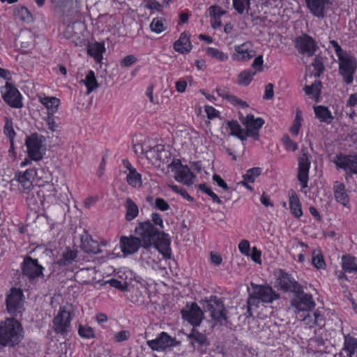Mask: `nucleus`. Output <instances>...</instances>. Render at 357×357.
Masks as SVG:
<instances>
[{"instance_id":"4","label":"nucleus","mask_w":357,"mask_h":357,"mask_svg":"<svg viewBox=\"0 0 357 357\" xmlns=\"http://www.w3.org/2000/svg\"><path fill=\"white\" fill-rule=\"evenodd\" d=\"M159 229L155 228L150 220L140 222L135 229V233L142 242V247L150 248L154 239L158 236Z\"/></svg>"},{"instance_id":"22","label":"nucleus","mask_w":357,"mask_h":357,"mask_svg":"<svg viewBox=\"0 0 357 357\" xmlns=\"http://www.w3.org/2000/svg\"><path fill=\"white\" fill-rule=\"evenodd\" d=\"M3 98L12 107L20 108L23 105L19 91L10 83L6 84V91L3 94Z\"/></svg>"},{"instance_id":"64","label":"nucleus","mask_w":357,"mask_h":357,"mask_svg":"<svg viewBox=\"0 0 357 357\" xmlns=\"http://www.w3.org/2000/svg\"><path fill=\"white\" fill-rule=\"evenodd\" d=\"M155 207L158 210L165 211L169 208V205L164 199L158 197L155 201Z\"/></svg>"},{"instance_id":"30","label":"nucleus","mask_w":357,"mask_h":357,"mask_svg":"<svg viewBox=\"0 0 357 357\" xmlns=\"http://www.w3.org/2000/svg\"><path fill=\"white\" fill-rule=\"evenodd\" d=\"M40 102L47 108V114H54L60 105V100L56 97H40Z\"/></svg>"},{"instance_id":"34","label":"nucleus","mask_w":357,"mask_h":357,"mask_svg":"<svg viewBox=\"0 0 357 357\" xmlns=\"http://www.w3.org/2000/svg\"><path fill=\"white\" fill-rule=\"evenodd\" d=\"M314 114L321 122L330 123L333 119V116L328 109L324 106H315L314 107Z\"/></svg>"},{"instance_id":"55","label":"nucleus","mask_w":357,"mask_h":357,"mask_svg":"<svg viewBox=\"0 0 357 357\" xmlns=\"http://www.w3.org/2000/svg\"><path fill=\"white\" fill-rule=\"evenodd\" d=\"M199 189L210 196L213 202L218 204H222V201L219 197L215 194L206 184H199Z\"/></svg>"},{"instance_id":"8","label":"nucleus","mask_w":357,"mask_h":357,"mask_svg":"<svg viewBox=\"0 0 357 357\" xmlns=\"http://www.w3.org/2000/svg\"><path fill=\"white\" fill-rule=\"evenodd\" d=\"M169 167L175 172L174 179L186 185H191L195 183V175L187 165L181 164L179 160H174Z\"/></svg>"},{"instance_id":"37","label":"nucleus","mask_w":357,"mask_h":357,"mask_svg":"<svg viewBox=\"0 0 357 357\" xmlns=\"http://www.w3.org/2000/svg\"><path fill=\"white\" fill-rule=\"evenodd\" d=\"M82 82L87 88V94L91 93L98 87V84L95 77V73L93 70H89L86 74L85 79L82 80Z\"/></svg>"},{"instance_id":"50","label":"nucleus","mask_w":357,"mask_h":357,"mask_svg":"<svg viewBox=\"0 0 357 357\" xmlns=\"http://www.w3.org/2000/svg\"><path fill=\"white\" fill-rule=\"evenodd\" d=\"M302 120L301 112L300 110H297L294 123L289 128V131L293 135L297 136L298 135Z\"/></svg>"},{"instance_id":"18","label":"nucleus","mask_w":357,"mask_h":357,"mask_svg":"<svg viewBox=\"0 0 357 357\" xmlns=\"http://www.w3.org/2000/svg\"><path fill=\"white\" fill-rule=\"evenodd\" d=\"M42 140L37 133H33L26 139L25 144L27 152L31 160L38 161L42 159L43 154L40 151Z\"/></svg>"},{"instance_id":"41","label":"nucleus","mask_w":357,"mask_h":357,"mask_svg":"<svg viewBox=\"0 0 357 357\" xmlns=\"http://www.w3.org/2000/svg\"><path fill=\"white\" fill-rule=\"evenodd\" d=\"M321 88V81L316 80L311 85L305 86L304 90L307 96H310L312 98H317L320 95Z\"/></svg>"},{"instance_id":"36","label":"nucleus","mask_w":357,"mask_h":357,"mask_svg":"<svg viewBox=\"0 0 357 357\" xmlns=\"http://www.w3.org/2000/svg\"><path fill=\"white\" fill-rule=\"evenodd\" d=\"M125 207L126 209V220L131 221L137 216L139 213L138 206L130 198H128L126 199L125 203Z\"/></svg>"},{"instance_id":"35","label":"nucleus","mask_w":357,"mask_h":357,"mask_svg":"<svg viewBox=\"0 0 357 357\" xmlns=\"http://www.w3.org/2000/svg\"><path fill=\"white\" fill-rule=\"evenodd\" d=\"M357 349V339L349 335L344 336L343 350L347 353V357H351Z\"/></svg>"},{"instance_id":"63","label":"nucleus","mask_w":357,"mask_h":357,"mask_svg":"<svg viewBox=\"0 0 357 357\" xmlns=\"http://www.w3.org/2000/svg\"><path fill=\"white\" fill-rule=\"evenodd\" d=\"M208 11L211 17L220 18L225 13V11L222 10L220 7L216 6H210Z\"/></svg>"},{"instance_id":"6","label":"nucleus","mask_w":357,"mask_h":357,"mask_svg":"<svg viewBox=\"0 0 357 357\" xmlns=\"http://www.w3.org/2000/svg\"><path fill=\"white\" fill-rule=\"evenodd\" d=\"M23 292L19 288H11L6 296V310L12 316H17L24 310Z\"/></svg>"},{"instance_id":"2","label":"nucleus","mask_w":357,"mask_h":357,"mask_svg":"<svg viewBox=\"0 0 357 357\" xmlns=\"http://www.w3.org/2000/svg\"><path fill=\"white\" fill-rule=\"evenodd\" d=\"M205 312H208L211 319L221 326L225 325L227 321V310L222 298L215 296H211L201 301Z\"/></svg>"},{"instance_id":"20","label":"nucleus","mask_w":357,"mask_h":357,"mask_svg":"<svg viewBox=\"0 0 357 357\" xmlns=\"http://www.w3.org/2000/svg\"><path fill=\"white\" fill-rule=\"evenodd\" d=\"M142 242L139 237L130 235L122 236L120 238V248L124 255H132L138 251Z\"/></svg>"},{"instance_id":"9","label":"nucleus","mask_w":357,"mask_h":357,"mask_svg":"<svg viewBox=\"0 0 357 357\" xmlns=\"http://www.w3.org/2000/svg\"><path fill=\"white\" fill-rule=\"evenodd\" d=\"M73 319L72 312L68 310L66 307L59 308L58 314L53 319L54 331L61 335L68 333L71 330L70 322Z\"/></svg>"},{"instance_id":"52","label":"nucleus","mask_w":357,"mask_h":357,"mask_svg":"<svg viewBox=\"0 0 357 357\" xmlns=\"http://www.w3.org/2000/svg\"><path fill=\"white\" fill-rule=\"evenodd\" d=\"M45 121L47 125V128L52 132L58 130L59 123L56 121V117L52 114H47L45 118Z\"/></svg>"},{"instance_id":"16","label":"nucleus","mask_w":357,"mask_h":357,"mask_svg":"<svg viewBox=\"0 0 357 357\" xmlns=\"http://www.w3.org/2000/svg\"><path fill=\"white\" fill-rule=\"evenodd\" d=\"M242 123L248 131L250 137L255 140L259 139V130L264 124V120L262 118H255L253 114H248L245 117H240Z\"/></svg>"},{"instance_id":"7","label":"nucleus","mask_w":357,"mask_h":357,"mask_svg":"<svg viewBox=\"0 0 357 357\" xmlns=\"http://www.w3.org/2000/svg\"><path fill=\"white\" fill-rule=\"evenodd\" d=\"M339 73L343 78L344 82L350 84L353 82L354 75L357 68L356 59L349 54H346L338 59Z\"/></svg>"},{"instance_id":"45","label":"nucleus","mask_w":357,"mask_h":357,"mask_svg":"<svg viewBox=\"0 0 357 357\" xmlns=\"http://www.w3.org/2000/svg\"><path fill=\"white\" fill-rule=\"evenodd\" d=\"M4 134L9 138L11 146H13V139L15 135V132L13 129V123L11 119L6 118L5 125L3 129Z\"/></svg>"},{"instance_id":"29","label":"nucleus","mask_w":357,"mask_h":357,"mask_svg":"<svg viewBox=\"0 0 357 357\" xmlns=\"http://www.w3.org/2000/svg\"><path fill=\"white\" fill-rule=\"evenodd\" d=\"M188 338L194 347H196V344L198 347H203L209 344L206 336L204 334L199 333L194 328L192 329L190 333L188 335Z\"/></svg>"},{"instance_id":"27","label":"nucleus","mask_w":357,"mask_h":357,"mask_svg":"<svg viewBox=\"0 0 357 357\" xmlns=\"http://www.w3.org/2000/svg\"><path fill=\"white\" fill-rule=\"evenodd\" d=\"M174 49L176 52L185 54L192 49V45L186 32H183L179 38L174 43Z\"/></svg>"},{"instance_id":"23","label":"nucleus","mask_w":357,"mask_h":357,"mask_svg":"<svg viewBox=\"0 0 357 357\" xmlns=\"http://www.w3.org/2000/svg\"><path fill=\"white\" fill-rule=\"evenodd\" d=\"M170 240L168 235L159 230L158 236L154 239L152 245H154L165 258H170L171 250L169 248Z\"/></svg>"},{"instance_id":"10","label":"nucleus","mask_w":357,"mask_h":357,"mask_svg":"<svg viewBox=\"0 0 357 357\" xmlns=\"http://www.w3.org/2000/svg\"><path fill=\"white\" fill-rule=\"evenodd\" d=\"M22 273L30 282H33L40 278L43 277V271L44 268L38 264L36 259L26 256L21 265Z\"/></svg>"},{"instance_id":"58","label":"nucleus","mask_w":357,"mask_h":357,"mask_svg":"<svg viewBox=\"0 0 357 357\" xmlns=\"http://www.w3.org/2000/svg\"><path fill=\"white\" fill-rule=\"evenodd\" d=\"M130 337V333L128 331L124 330L117 332L114 335V339L116 342H121L128 340Z\"/></svg>"},{"instance_id":"62","label":"nucleus","mask_w":357,"mask_h":357,"mask_svg":"<svg viewBox=\"0 0 357 357\" xmlns=\"http://www.w3.org/2000/svg\"><path fill=\"white\" fill-rule=\"evenodd\" d=\"M282 141L287 150L293 151L297 150V144L293 142L288 135H284L282 137Z\"/></svg>"},{"instance_id":"21","label":"nucleus","mask_w":357,"mask_h":357,"mask_svg":"<svg viewBox=\"0 0 357 357\" xmlns=\"http://www.w3.org/2000/svg\"><path fill=\"white\" fill-rule=\"evenodd\" d=\"M174 338L167 333L162 332L155 339L148 340L146 344L153 351H163L167 347L174 346Z\"/></svg>"},{"instance_id":"46","label":"nucleus","mask_w":357,"mask_h":357,"mask_svg":"<svg viewBox=\"0 0 357 357\" xmlns=\"http://www.w3.org/2000/svg\"><path fill=\"white\" fill-rule=\"evenodd\" d=\"M206 52L207 55L211 57L217 59L221 61H225L228 59V56L226 54L216 48L207 47Z\"/></svg>"},{"instance_id":"56","label":"nucleus","mask_w":357,"mask_h":357,"mask_svg":"<svg viewBox=\"0 0 357 357\" xmlns=\"http://www.w3.org/2000/svg\"><path fill=\"white\" fill-rule=\"evenodd\" d=\"M105 284H109L111 287H113L121 291H126L128 288L126 282H122L116 279H111L105 282Z\"/></svg>"},{"instance_id":"40","label":"nucleus","mask_w":357,"mask_h":357,"mask_svg":"<svg viewBox=\"0 0 357 357\" xmlns=\"http://www.w3.org/2000/svg\"><path fill=\"white\" fill-rule=\"evenodd\" d=\"M129 169V174L127 175V182L129 185L136 187L142 184L141 174H139L136 169L131 166L128 167Z\"/></svg>"},{"instance_id":"5","label":"nucleus","mask_w":357,"mask_h":357,"mask_svg":"<svg viewBox=\"0 0 357 357\" xmlns=\"http://www.w3.org/2000/svg\"><path fill=\"white\" fill-rule=\"evenodd\" d=\"M295 296L291 301V305L294 308L296 315L312 311L316 304L312 296L303 291V287L299 292L294 293Z\"/></svg>"},{"instance_id":"19","label":"nucleus","mask_w":357,"mask_h":357,"mask_svg":"<svg viewBox=\"0 0 357 357\" xmlns=\"http://www.w3.org/2000/svg\"><path fill=\"white\" fill-rule=\"evenodd\" d=\"M305 1L310 12L320 19L325 17L332 5V0H305Z\"/></svg>"},{"instance_id":"14","label":"nucleus","mask_w":357,"mask_h":357,"mask_svg":"<svg viewBox=\"0 0 357 357\" xmlns=\"http://www.w3.org/2000/svg\"><path fill=\"white\" fill-rule=\"evenodd\" d=\"M310 156L307 149H302L301 154L298 158V168L297 178L301 185L302 188L307 187L309 179V169L310 167Z\"/></svg>"},{"instance_id":"60","label":"nucleus","mask_w":357,"mask_h":357,"mask_svg":"<svg viewBox=\"0 0 357 357\" xmlns=\"http://www.w3.org/2000/svg\"><path fill=\"white\" fill-rule=\"evenodd\" d=\"M312 262L314 266H315L318 269L324 268L325 266V262L323 259V257L319 254L315 255L314 252L313 253Z\"/></svg>"},{"instance_id":"33","label":"nucleus","mask_w":357,"mask_h":357,"mask_svg":"<svg viewBox=\"0 0 357 357\" xmlns=\"http://www.w3.org/2000/svg\"><path fill=\"white\" fill-rule=\"evenodd\" d=\"M96 271L94 268L80 269L77 272L76 276L81 280L84 284H89L96 278Z\"/></svg>"},{"instance_id":"42","label":"nucleus","mask_w":357,"mask_h":357,"mask_svg":"<svg viewBox=\"0 0 357 357\" xmlns=\"http://www.w3.org/2000/svg\"><path fill=\"white\" fill-rule=\"evenodd\" d=\"M160 149H162V144H157L153 147H149L147 150L142 149V151L144 152L146 157L151 160V161H158L159 153L161 152Z\"/></svg>"},{"instance_id":"38","label":"nucleus","mask_w":357,"mask_h":357,"mask_svg":"<svg viewBox=\"0 0 357 357\" xmlns=\"http://www.w3.org/2000/svg\"><path fill=\"white\" fill-rule=\"evenodd\" d=\"M355 257L351 255H343L342 257V267L344 271L351 273L357 268V264L355 262Z\"/></svg>"},{"instance_id":"61","label":"nucleus","mask_w":357,"mask_h":357,"mask_svg":"<svg viewBox=\"0 0 357 357\" xmlns=\"http://www.w3.org/2000/svg\"><path fill=\"white\" fill-rule=\"evenodd\" d=\"M161 152L159 153L158 160L162 162V163H167L169 161V159L171 157V153L168 149H167L165 145L162 144V149H160Z\"/></svg>"},{"instance_id":"53","label":"nucleus","mask_w":357,"mask_h":357,"mask_svg":"<svg viewBox=\"0 0 357 357\" xmlns=\"http://www.w3.org/2000/svg\"><path fill=\"white\" fill-rule=\"evenodd\" d=\"M150 29L152 31L160 33L165 30V26L162 19L154 18L151 24Z\"/></svg>"},{"instance_id":"39","label":"nucleus","mask_w":357,"mask_h":357,"mask_svg":"<svg viewBox=\"0 0 357 357\" xmlns=\"http://www.w3.org/2000/svg\"><path fill=\"white\" fill-rule=\"evenodd\" d=\"M14 15L22 22H29L32 20V15L29 10L24 6L17 7L14 10Z\"/></svg>"},{"instance_id":"12","label":"nucleus","mask_w":357,"mask_h":357,"mask_svg":"<svg viewBox=\"0 0 357 357\" xmlns=\"http://www.w3.org/2000/svg\"><path fill=\"white\" fill-rule=\"evenodd\" d=\"M333 162L337 168L342 169L346 172V178L353 174H357V155L340 153L335 156Z\"/></svg>"},{"instance_id":"57","label":"nucleus","mask_w":357,"mask_h":357,"mask_svg":"<svg viewBox=\"0 0 357 357\" xmlns=\"http://www.w3.org/2000/svg\"><path fill=\"white\" fill-rule=\"evenodd\" d=\"M227 126L231 130V135L234 136H236L243 130L237 121H228Z\"/></svg>"},{"instance_id":"26","label":"nucleus","mask_w":357,"mask_h":357,"mask_svg":"<svg viewBox=\"0 0 357 357\" xmlns=\"http://www.w3.org/2000/svg\"><path fill=\"white\" fill-rule=\"evenodd\" d=\"M80 247L86 253L98 254L101 252L98 242L94 241L88 234L82 237Z\"/></svg>"},{"instance_id":"59","label":"nucleus","mask_w":357,"mask_h":357,"mask_svg":"<svg viewBox=\"0 0 357 357\" xmlns=\"http://www.w3.org/2000/svg\"><path fill=\"white\" fill-rule=\"evenodd\" d=\"M325 342V340L320 336H316L310 340V345L319 350L324 347Z\"/></svg>"},{"instance_id":"54","label":"nucleus","mask_w":357,"mask_h":357,"mask_svg":"<svg viewBox=\"0 0 357 357\" xmlns=\"http://www.w3.org/2000/svg\"><path fill=\"white\" fill-rule=\"evenodd\" d=\"M78 333L81 337L87 339L92 338L95 335L93 328L88 326H79Z\"/></svg>"},{"instance_id":"31","label":"nucleus","mask_w":357,"mask_h":357,"mask_svg":"<svg viewBox=\"0 0 357 357\" xmlns=\"http://www.w3.org/2000/svg\"><path fill=\"white\" fill-rule=\"evenodd\" d=\"M77 256V252L76 250L67 248L66 251L62 253L60 259L56 261V264L61 267L68 266L72 264Z\"/></svg>"},{"instance_id":"28","label":"nucleus","mask_w":357,"mask_h":357,"mask_svg":"<svg viewBox=\"0 0 357 357\" xmlns=\"http://www.w3.org/2000/svg\"><path fill=\"white\" fill-rule=\"evenodd\" d=\"M289 208L291 214L296 218H299L303 215V211L301 209V202L293 190H291L289 192Z\"/></svg>"},{"instance_id":"43","label":"nucleus","mask_w":357,"mask_h":357,"mask_svg":"<svg viewBox=\"0 0 357 357\" xmlns=\"http://www.w3.org/2000/svg\"><path fill=\"white\" fill-rule=\"evenodd\" d=\"M255 73V72H252L250 70L241 72L238 77V83L240 85L248 86L252 81Z\"/></svg>"},{"instance_id":"1","label":"nucleus","mask_w":357,"mask_h":357,"mask_svg":"<svg viewBox=\"0 0 357 357\" xmlns=\"http://www.w3.org/2000/svg\"><path fill=\"white\" fill-rule=\"evenodd\" d=\"M22 328L15 319H6L0 324V347H13L17 344L22 337Z\"/></svg>"},{"instance_id":"13","label":"nucleus","mask_w":357,"mask_h":357,"mask_svg":"<svg viewBox=\"0 0 357 357\" xmlns=\"http://www.w3.org/2000/svg\"><path fill=\"white\" fill-rule=\"evenodd\" d=\"M181 313L183 319L194 327L199 326L204 319V312L196 303L187 304Z\"/></svg>"},{"instance_id":"44","label":"nucleus","mask_w":357,"mask_h":357,"mask_svg":"<svg viewBox=\"0 0 357 357\" xmlns=\"http://www.w3.org/2000/svg\"><path fill=\"white\" fill-rule=\"evenodd\" d=\"M233 7L240 15L250 9V0H233Z\"/></svg>"},{"instance_id":"11","label":"nucleus","mask_w":357,"mask_h":357,"mask_svg":"<svg viewBox=\"0 0 357 357\" xmlns=\"http://www.w3.org/2000/svg\"><path fill=\"white\" fill-rule=\"evenodd\" d=\"M294 46L299 54L307 56H312L318 48L314 39L306 33L295 38Z\"/></svg>"},{"instance_id":"17","label":"nucleus","mask_w":357,"mask_h":357,"mask_svg":"<svg viewBox=\"0 0 357 357\" xmlns=\"http://www.w3.org/2000/svg\"><path fill=\"white\" fill-rule=\"evenodd\" d=\"M256 52L250 41H246L241 45L234 46V52L231 59L234 61L245 62L255 56Z\"/></svg>"},{"instance_id":"47","label":"nucleus","mask_w":357,"mask_h":357,"mask_svg":"<svg viewBox=\"0 0 357 357\" xmlns=\"http://www.w3.org/2000/svg\"><path fill=\"white\" fill-rule=\"evenodd\" d=\"M38 194L42 193L43 196V199L41 200V202L43 203L47 198H51L52 197H54L56 195V189L54 187L53 184L47 183L44 185L43 188L38 192Z\"/></svg>"},{"instance_id":"25","label":"nucleus","mask_w":357,"mask_h":357,"mask_svg":"<svg viewBox=\"0 0 357 357\" xmlns=\"http://www.w3.org/2000/svg\"><path fill=\"white\" fill-rule=\"evenodd\" d=\"M333 190L336 202L344 206H347L349 202V197L344 184L339 181H336L333 183Z\"/></svg>"},{"instance_id":"15","label":"nucleus","mask_w":357,"mask_h":357,"mask_svg":"<svg viewBox=\"0 0 357 357\" xmlns=\"http://www.w3.org/2000/svg\"><path fill=\"white\" fill-rule=\"evenodd\" d=\"M279 289L292 293L299 292L303 287L290 274L280 270L276 280Z\"/></svg>"},{"instance_id":"51","label":"nucleus","mask_w":357,"mask_h":357,"mask_svg":"<svg viewBox=\"0 0 357 357\" xmlns=\"http://www.w3.org/2000/svg\"><path fill=\"white\" fill-rule=\"evenodd\" d=\"M261 174V168L253 167L248 169L246 173L243 176L245 181L248 183H253L255 178Z\"/></svg>"},{"instance_id":"48","label":"nucleus","mask_w":357,"mask_h":357,"mask_svg":"<svg viewBox=\"0 0 357 357\" xmlns=\"http://www.w3.org/2000/svg\"><path fill=\"white\" fill-rule=\"evenodd\" d=\"M312 66L315 70L314 76L317 77H320L324 70V59L322 56L317 55L314 59Z\"/></svg>"},{"instance_id":"32","label":"nucleus","mask_w":357,"mask_h":357,"mask_svg":"<svg viewBox=\"0 0 357 357\" xmlns=\"http://www.w3.org/2000/svg\"><path fill=\"white\" fill-rule=\"evenodd\" d=\"M105 50L104 44L100 43L90 44L87 47V53L98 62L102 59V53Z\"/></svg>"},{"instance_id":"49","label":"nucleus","mask_w":357,"mask_h":357,"mask_svg":"<svg viewBox=\"0 0 357 357\" xmlns=\"http://www.w3.org/2000/svg\"><path fill=\"white\" fill-rule=\"evenodd\" d=\"M315 316V312H312V311L306 312V313L301 314L296 316L297 319L303 323L305 325L309 326L310 328L314 326V319Z\"/></svg>"},{"instance_id":"3","label":"nucleus","mask_w":357,"mask_h":357,"mask_svg":"<svg viewBox=\"0 0 357 357\" xmlns=\"http://www.w3.org/2000/svg\"><path fill=\"white\" fill-rule=\"evenodd\" d=\"M252 292L248 299V310L251 306H258L260 302L264 303H272L280 298L271 286L259 285L251 283Z\"/></svg>"},{"instance_id":"24","label":"nucleus","mask_w":357,"mask_h":357,"mask_svg":"<svg viewBox=\"0 0 357 357\" xmlns=\"http://www.w3.org/2000/svg\"><path fill=\"white\" fill-rule=\"evenodd\" d=\"M36 175V172L33 169H28L23 173H16L13 181H17L24 191H29L33 188L32 180Z\"/></svg>"}]
</instances>
